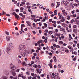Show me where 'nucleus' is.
Instances as JSON below:
<instances>
[{
	"label": "nucleus",
	"instance_id": "21",
	"mask_svg": "<svg viewBox=\"0 0 79 79\" xmlns=\"http://www.w3.org/2000/svg\"><path fill=\"white\" fill-rule=\"evenodd\" d=\"M23 73H22L21 74H19L18 75V77H22V76H23Z\"/></svg>",
	"mask_w": 79,
	"mask_h": 79
},
{
	"label": "nucleus",
	"instance_id": "18",
	"mask_svg": "<svg viewBox=\"0 0 79 79\" xmlns=\"http://www.w3.org/2000/svg\"><path fill=\"white\" fill-rule=\"evenodd\" d=\"M73 32L74 33H77V29H75L73 30Z\"/></svg>",
	"mask_w": 79,
	"mask_h": 79
},
{
	"label": "nucleus",
	"instance_id": "49",
	"mask_svg": "<svg viewBox=\"0 0 79 79\" xmlns=\"http://www.w3.org/2000/svg\"><path fill=\"white\" fill-rule=\"evenodd\" d=\"M37 78L38 79H40V77L39 75H38L37 76Z\"/></svg>",
	"mask_w": 79,
	"mask_h": 79
},
{
	"label": "nucleus",
	"instance_id": "48",
	"mask_svg": "<svg viewBox=\"0 0 79 79\" xmlns=\"http://www.w3.org/2000/svg\"><path fill=\"white\" fill-rule=\"evenodd\" d=\"M73 5L75 6H77L78 4L75 3L73 4Z\"/></svg>",
	"mask_w": 79,
	"mask_h": 79
},
{
	"label": "nucleus",
	"instance_id": "5",
	"mask_svg": "<svg viewBox=\"0 0 79 79\" xmlns=\"http://www.w3.org/2000/svg\"><path fill=\"white\" fill-rule=\"evenodd\" d=\"M62 12L63 13V14L64 15L66 16L67 15V12H65V10H62Z\"/></svg>",
	"mask_w": 79,
	"mask_h": 79
},
{
	"label": "nucleus",
	"instance_id": "11",
	"mask_svg": "<svg viewBox=\"0 0 79 79\" xmlns=\"http://www.w3.org/2000/svg\"><path fill=\"white\" fill-rule=\"evenodd\" d=\"M12 74L14 76H15L16 75V73H15V71H12Z\"/></svg>",
	"mask_w": 79,
	"mask_h": 79
},
{
	"label": "nucleus",
	"instance_id": "15",
	"mask_svg": "<svg viewBox=\"0 0 79 79\" xmlns=\"http://www.w3.org/2000/svg\"><path fill=\"white\" fill-rule=\"evenodd\" d=\"M75 21L76 22V23L77 25H79V21L78 20L76 19Z\"/></svg>",
	"mask_w": 79,
	"mask_h": 79
},
{
	"label": "nucleus",
	"instance_id": "37",
	"mask_svg": "<svg viewBox=\"0 0 79 79\" xmlns=\"http://www.w3.org/2000/svg\"><path fill=\"white\" fill-rule=\"evenodd\" d=\"M77 17V15L76 14H74L73 15V17Z\"/></svg>",
	"mask_w": 79,
	"mask_h": 79
},
{
	"label": "nucleus",
	"instance_id": "14",
	"mask_svg": "<svg viewBox=\"0 0 79 79\" xmlns=\"http://www.w3.org/2000/svg\"><path fill=\"white\" fill-rule=\"evenodd\" d=\"M22 64H23V65H24L25 66L27 65V64H26V62H22L21 63Z\"/></svg>",
	"mask_w": 79,
	"mask_h": 79
},
{
	"label": "nucleus",
	"instance_id": "20",
	"mask_svg": "<svg viewBox=\"0 0 79 79\" xmlns=\"http://www.w3.org/2000/svg\"><path fill=\"white\" fill-rule=\"evenodd\" d=\"M31 17H32V18H33V19L35 18V17H36L37 18H38V17H36L35 15H34L33 14H32V15H31Z\"/></svg>",
	"mask_w": 79,
	"mask_h": 79
},
{
	"label": "nucleus",
	"instance_id": "63",
	"mask_svg": "<svg viewBox=\"0 0 79 79\" xmlns=\"http://www.w3.org/2000/svg\"><path fill=\"white\" fill-rule=\"evenodd\" d=\"M76 11L77 12V13H79V10L78 9H77L76 10Z\"/></svg>",
	"mask_w": 79,
	"mask_h": 79
},
{
	"label": "nucleus",
	"instance_id": "64",
	"mask_svg": "<svg viewBox=\"0 0 79 79\" xmlns=\"http://www.w3.org/2000/svg\"><path fill=\"white\" fill-rule=\"evenodd\" d=\"M56 48H60V46L59 45H57Z\"/></svg>",
	"mask_w": 79,
	"mask_h": 79
},
{
	"label": "nucleus",
	"instance_id": "29",
	"mask_svg": "<svg viewBox=\"0 0 79 79\" xmlns=\"http://www.w3.org/2000/svg\"><path fill=\"white\" fill-rule=\"evenodd\" d=\"M20 70V69H17L16 70V72L17 73H19Z\"/></svg>",
	"mask_w": 79,
	"mask_h": 79
},
{
	"label": "nucleus",
	"instance_id": "62",
	"mask_svg": "<svg viewBox=\"0 0 79 79\" xmlns=\"http://www.w3.org/2000/svg\"><path fill=\"white\" fill-rule=\"evenodd\" d=\"M3 79H8L7 77H4Z\"/></svg>",
	"mask_w": 79,
	"mask_h": 79
},
{
	"label": "nucleus",
	"instance_id": "36",
	"mask_svg": "<svg viewBox=\"0 0 79 79\" xmlns=\"http://www.w3.org/2000/svg\"><path fill=\"white\" fill-rule=\"evenodd\" d=\"M58 67L59 68H61V66L60 64H59L58 65Z\"/></svg>",
	"mask_w": 79,
	"mask_h": 79
},
{
	"label": "nucleus",
	"instance_id": "59",
	"mask_svg": "<svg viewBox=\"0 0 79 79\" xmlns=\"http://www.w3.org/2000/svg\"><path fill=\"white\" fill-rule=\"evenodd\" d=\"M32 32L34 35H35V34L36 33L35 31H33Z\"/></svg>",
	"mask_w": 79,
	"mask_h": 79
},
{
	"label": "nucleus",
	"instance_id": "25",
	"mask_svg": "<svg viewBox=\"0 0 79 79\" xmlns=\"http://www.w3.org/2000/svg\"><path fill=\"white\" fill-rule=\"evenodd\" d=\"M27 7V8H28V9H30V8H31V6H30V5H27L26 6Z\"/></svg>",
	"mask_w": 79,
	"mask_h": 79
},
{
	"label": "nucleus",
	"instance_id": "23",
	"mask_svg": "<svg viewBox=\"0 0 79 79\" xmlns=\"http://www.w3.org/2000/svg\"><path fill=\"white\" fill-rule=\"evenodd\" d=\"M33 67H34V68H37L38 67V65H36L35 64H34L33 65Z\"/></svg>",
	"mask_w": 79,
	"mask_h": 79
},
{
	"label": "nucleus",
	"instance_id": "42",
	"mask_svg": "<svg viewBox=\"0 0 79 79\" xmlns=\"http://www.w3.org/2000/svg\"><path fill=\"white\" fill-rule=\"evenodd\" d=\"M75 20H79V16H77L76 18L75 19Z\"/></svg>",
	"mask_w": 79,
	"mask_h": 79
},
{
	"label": "nucleus",
	"instance_id": "57",
	"mask_svg": "<svg viewBox=\"0 0 79 79\" xmlns=\"http://www.w3.org/2000/svg\"><path fill=\"white\" fill-rule=\"evenodd\" d=\"M25 27V25H24V24H22L21 25V27Z\"/></svg>",
	"mask_w": 79,
	"mask_h": 79
},
{
	"label": "nucleus",
	"instance_id": "7",
	"mask_svg": "<svg viewBox=\"0 0 79 79\" xmlns=\"http://www.w3.org/2000/svg\"><path fill=\"white\" fill-rule=\"evenodd\" d=\"M11 69L12 70H15L16 69V66H13L12 67Z\"/></svg>",
	"mask_w": 79,
	"mask_h": 79
},
{
	"label": "nucleus",
	"instance_id": "13",
	"mask_svg": "<svg viewBox=\"0 0 79 79\" xmlns=\"http://www.w3.org/2000/svg\"><path fill=\"white\" fill-rule=\"evenodd\" d=\"M53 59L55 62L56 63L57 59H56V58L55 57H53Z\"/></svg>",
	"mask_w": 79,
	"mask_h": 79
},
{
	"label": "nucleus",
	"instance_id": "22",
	"mask_svg": "<svg viewBox=\"0 0 79 79\" xmlns=\"http://www.w3.org/2000/svg\"><path fill=\"white\" fill-rule=\"evenodd\" d=\"M72 54L77 55V53L76 52H72Z\"/></svg>",
	"mask_w": 79,
	"mask_h": 79
},
{
	"label": "nucleus",
	"instance_id": "54",
	"mask_svg": "<svg viewBox=\"0 0 79 79\" xmlns=\"http://www.w3.org/2000/svg\"><path fill=\"white\" fill-rule=\"evenodd\" d=\"M53 78H54L55 79H57V77L56 75H55L53 77Z\"/></svg>",
	"mask_w": 79,
	"mask_h": 79
},
{
	"label": "nucleus",
	"instance_id": "19",
	"mask_svg": "<svg viewBox=\"0 0 79 79\" xmlns=\"http://www.w3.org/2000/svg\"><path fill=\"white\" fill-rule=\"evenodd\" d=\"M57 10H55L54 11V15H57Z\"/></svg>",
	"mask_w": 79,
	"mask_h": 79
},
{
	"label": "nucleus",
	"instance_id": "40",
	"mask_svg": "<svg viewBox=\"0 0 79 79\" xmlns=\"http://www.w3.org/2000/svg\"><path fill=\"white\" fill-rule=\"evenodd\" d=\"M21 70H23V71H24L25 70V69H24V68H21Z\"/></svg>",
	"mask_w": 79,
	"mask_h": 79
},
{
	"label": "nucleus",
	"instance_id": "9",
	"mask_svg": "<svg viewBox=\"0 0 79 79\" xmlns=\"http://www.w3.org/2000/svg\"><path fill=\"white\" fill-rule=\"evenodd\" d=\"M56 35L57 36L60 37L61 35H63V34L60 33H56Z\"/></svg>",
	"mask_w": 79,
	"mask_h": 79
},
{
	"label": "nucleus",
	"instance_id": "51",
	"mask_svg": "<svg viewBox=\"0 0 79 79\" xmlns=\"http://www.w3.org/2000/svg\"><path fill=\"white\" fill-rule=\"evenodd\" d=\"M5 33L7 35H9V33H8V32H7V31H6L5 32Z\"/></svg>",
	"mask_w": 79,
	"mask_h": 79
},
{
	"label": "nucleus",
	"instance_id": "35",
	"mask_svg": "<svg viewBox=\"0 0 79 79\" xmlns=\"http://www.w3.org/2000/svg\"><path fill=\"white\" fill-rule=\"evenodd\" d=\"M6 13L4 12V11H3L2 12V14L3 15H6Z\"/></svg>",
	"mask_w": 79,
	"mask_h": 79
},
{
	"label": "nucleus",
	"instance_id": "33",
	"mask_svg": "<svg viewBox=\"0 0 79 79\" xmlns=\"http://www.w3.org/2000/svg\"><path fill=\"white\" fill-rule=\"evenodd\" d=\"M26 5L27 6H28L30 5V3L29 2H26Z\"/></svg>",
	"mask_w": 79,
	"mask_h": 79
},
{
	"label": "nucleus",
	"instance_id": "39",
	"mask_svg": "<svg viewBox=\"0 0 79 79\" xmlns=\"http://www.w3.org/2000/svg\"><path fill=\"white\" fill-rule=\"evenodd\" d=\"M58 37L56 38L55 39V42H57Z\"/></svg>",
	"mask_w": 79,
	"mask_h": 79
},
{
	"label": "nucleus",
	"instance_id": "8",
	"mask_svg": "<svg viewBox=\"0 0 79 79\" xmlns=\"http://www.w3.org/2000/svg\"><path fill=\"white\" fill-rule=\"evenodd\" d=\"M6 38L7 41H10V36H6Z\"/></svg>",
	"mask_w": 79,
	"mask_h": 79
},
{
	"label": "nucleus",
	"instance_id": "58",
	"mask_svg": "<svg viewBox=\"0 0 79 79\" xmlns=\"http://www.w3.org/2000/svg\"><path fill=\"white\" fill-rule=\"evenodd\" d=\"M6 15L8 17H10V15L9 14H6Z\"/></svg>",
	"mask_w": 79,
	"mask_h": 79
},
{
	"label": "nucleus",
	"instance_id": "24",
	"mask_svg": "<svg viewBox=\"0 0 79 79\" xmlns=\"http://www.w3.org/2000/svg\"><path fill=\"white\" fill-rule=\"evenodd\" d=\"M66 25L65 24V23H63L62 26L63 27H66Z\"/></svg>",
	"mask_w": 79,
	"mask_h": 79
},
{
	"label": "nucleus",
	"instance_id": "32",
	"mask_svg": "<svg viewBox=\"0 0 79 79\" xmlns=\"http://www.w3.org/2000/svg\"><path fill=\"white\" fill-rule=\"evenodd\" d=\"M44 27L46 28L47 27V25L46 24V23H44Z\"/></svg>",
	"mask_w": 79,
	"mask_h": 79
},
{
	"label": "nucleus",
	"instance_id": "4",
	"mask_svg": "<svg viewBox=\"0 0 79 79\" xmlns=\"http://www.w3.org/2000/svg\"><path fill=\"white\" fill-rule=\"evenodd\" d=\"M59 19H61V22H63L65 20V19L64 18V17L63 16H62V15Z\"/></svg>",
	"mask_w": 79,
	"mask_h": 79
},
{
	"label": "nucleus",
	"instance_id": "50",
	"mask_svg": "<svg viewBox=\"0 0 79 79\" xmlns=\"http://www.w3.org/2000/svg\"><path fill=\"white\" fill-rule=\"evenodd\" d=\"M27 35L28 37H30V35H31L30 33H28L27 34Z\"/></svg>",
	"mask_w": 79,
	"mask_h": 79
},
{
	"label": "nucleus",
	"instance_id": "45",
	"mask_svg": "<svg viewBox=\"0 0 79 79\" xmlns=\"http://www.w3.org/2000/svg\"><path fill=\"white\" fill-rule=\"evenodd\" d=\"M34 75L35 74L33 73H31V75L32 76H34Z\"/></svg>",
	"mask_w": 79,
	"mask_h": 79
},
{
	"label": "nucleus",
	"instance_id": "27",
	"mask_svg": "<svg viewBox=\"0 0 79 79\" xmlns=\"http://www.w3.org/2000/svg\"><path fill=\"white\" fill-rule=\"evenodd\" d=\"M73 28L74 29H76L77 27V26L76 25H73Z\"/></svg>",
	"mask_w": 79,
	"mask_h": 79
},
{
	"label": "nucleus",
	"instance_id": "12",
	"mask_svg": "<svg viewBox=\"0 0 79 79\" xmlns=\"http://www.w3.org/2000/svg\"><path fill=\"white\" fill-rule=\"evenodd\" d=\"M31 20L34 21L36 23H37V19L35 18H31Z\"/></svg>",
	"mask_w": 79,
	"mask_h": 79
},
{
	"label": "nucleus",
	"instance_id": "30",
	"mask_svg": "<svg viewBox=\"0 0 79 79\" xmlns=\"http://www.w3.org/2000/svg\"><path fill=\"white\" fill-rule=\"evenodd\" d=\"M67 20H70V16H67Z\"/></svg>",
	"mask_w": 79,
	"mask_h": 79
},
{
	"label": "nucleus",
	"instance_id": "1",
	"mask_svg": "<svg viewBox=\"0 0 79 79\" xmlns=\"http://www.w3.org/2000/svg\"><path fill=\"white\" fill-rule=\"evenodd\" d=\"M22 48L23 49V50L25 51L26 50V48L24 46H22V45H20L19 46V50L20 53L22 56H23V54L25 56H27V53L25 52L24 51H23V50L22 49Z\"/></svg>",
	"mask_w": 79,
	"mask_h": 79
},
{
	"label": "nucleus",
	"instance_id": "47",
	"mask_svg": "<svg viewBox=\"0 0 79 79\" xmlns=\"http://www.w3.org/2000/svg\"><path fill=\"white\" fill-rule=\"evenodd\" d=\"M53 26L54 27H56V23H55L53 24Z\"/></svg>",
	"mask_w": 79,
	"mask_h": 79
},
{
	"label": "nucleus",
	"instance_id": "41",
	"mask_svg": "<svg viewBox=\"0 0 79 79\" xmlns=\"http://www.w3.org/2000/svg\"><path fill=\"white\" fill-rule=\"evenodd\" d=\"M22 77L23 79H25L26 78V77L25 76H23H23H22Z\"/></svg>",
	"mask_w": 79,
	"mask_h": 79
},
{
	"label": "nucleus",
	"instance_id": "38",
	"mask_svg": "<svg viewBox=\"0 0 79 79\" xmlns=\"http://www.w3.org/2000/svg\"><path fill=\"white\" fill-rule=\"evenodd\" d=\"M36 6H39V8H40V7L41 6V5L40 4H37L36 5Z\"/></svg>",
	"mask_w": 79,
	"mask_h": 79
},
{
	"label": "nucleus",
	"instance_id": "3",
	"mask_svg": "<svg viewBox=\"0 0 79 79\" xmlns=\"http://www.w3.org/2000/svg\"><path fill=\"white\" fill-rule=\"evenodd\" d=\"M13 15L15 16V18H17V19H19V17L18 14H16V13L15 12H14L12 13Z\"/></svg>",
	"mask_w": 79,
	"mask_h": 79
},
{
	"label": "nucleus",
	"instance_id": "34",
	"mask_svg": "<svg viewBox=\"0 0 79 79\" xmlns=\"http://www.w3.org/2000/svg\"><path fill=\"white\" fill-rule=\"evenodd\" d=\"M26 74L27 75H30V73L28 72H26Z\"/></svg>",
	"mask_w": 79,
	"mask_h": 79
},
{
	"label": "nucleus",
	"instance_id": "53",
	"mask_svg": "<svg viewBox=\"0 0 79 79\" xmlns=\"http://www.w3.org/2000/svg\"><path fill=\"white\" fill-rule=\"evenodd\" d=\"M18 63L19 64H20V63H21V61L20 60H19L18 61Z\"/></svg>",
	"mask_w": 79,
	"mask_h": 79
},
{
	"label": "nucleus",
	"instance_id": "2",
	"mask_svg": "<svg viewBox=\"0 0 79 79\" xmlns=\"http://www.w3.org/2000/svg\"><path fill=\"white\" fill-rule=\"evenodd\" d=\"M13 47V44L12 43H10L7 46V49L6 51L8 53V52L10 51L11 49Z\"/></svg>",
	"mask_w": 79,
	"mask_h": 79
},
{
	"label": "nucleus",
	"instance_id": "61",
	"mask_svg": "<svg viewBox=\"0 0 79 79\" xmlns=\"http://www.w3.org/2000/svg\"><path fill=\"white\" fill-rule=\"evenodd\" d=\"M33 26V27L35 28H36V27H36V25H34V26Z\"/></svg>",
	"mask_w": 79,
	"mask_h": 79
},
{
	"label": "nucleus",
	"instance_id": "26",
	"mask_svg": "<svg viewBox=\"0 0 79 79\" xmlns=\"http://www.w3.org/2000/svg\"><path fill=\"white\" fill-rule=\"evenodd\" d=\"M51 48L52 50H56L55 48H54V47L53 46H51Z\"/></svg>",
	"mask_w": 79,
	"mask_h": 79
},
{
	"label": "nucleus",
	"instance_id": "55",
	"mask_svg": "<svg viewBox=\"0 0 79 79\" xmlns=\"http://www.w3.org/2000/svg\"><path fill=\"white\" fill-rule=\"evenodd\" d=\"M32 79H37L36 78V77L35 76H33L32 77Z\"/></svg>",
	"mask_w": 79,
	"mask_h": 79
},
{
	"label": "nucleus",
	"instance_id": "44",
	"mask_svg": "<svg viewBox=\"0 0 79 79\" xmlns=\"http://www.w3.org/2000/svg\"><path fill=\"white\" fill-rule=\"evenodd\" d=\"M28 79H32V77L31 76H29L28 77Z\"/></svg>",
	"mask_w": 79,
	"mask_h": 79
},
{
	"label": "nucleus",
	"instance_id": "56",
	"mask_svg": "<svg viewBox=\"0 0 79 79\" xmlns=\"http://www.w3.org/2000/svg\"><path fill=\"white\" fill-rule=\"evenodd\" d=\"M46 11H47L48 12H49L50 11V10L48 9H47L46 10Z\"/></svg>",
	"mask_w": 79,
	"mask_h": 79
},
{
	"label": "nucleus",
	"instance_id": "16",
	"mask_svg": "<svg viewBox=\"0 0 79 79\" xmlns=\"http://www.w3.org/2000/svg\"><path fill=\"white\" fill-rule=\"evenodd\" d=\"M4 74L5 75H8L9 74V73L8 72H7L6 71H5L4 72Z\"/></svg>",
	"mask_w": 79,
	"mask_h": 79
},
{
	"label": "nucleus",
	"instance_id": "6",
	"mask_svg": "<svg viewBox=\"0 0 79 79\" xmlns=\"http://www.w3.org/2000/svg\"><path fill=\"white\" fill-rule=\"evenodd\" d=\"M66 30L67 31V32H68V33H69L70 32H72V29H70L69 30V28L67 27H66Z\"/></svg>",
	"mask_w": 79,
	"mask_h": 79
},
{
	"label": "nucleus",
	"instance_id": "10",
	"mask_svg": "<svg viewBox=\"0 0 79 79\" xmlns=\"http://www.w3.org/2000/svg\"><path fill=\"white\" fill-rule=\"evenodd\" d=\"M26 23L29 26H31V24L30 22L27 21H26Z\"/></svg>",
	"mask_w": 79,
	"mask_h": 79
},
{
	"label": "nucleus",
	"instance_id": "43",
	"mask_svg": "<svg viewBox=\"0 0 79 79\" xmlns=\"http://www.w3.org/2000/svg\"><path fill=\"white\" fill-rule=\"evenodd\" d=\"M57 23L58 24H59L61 23V22L60 21H57Z\"/></svg>",
	"mask_w": 79,
	"mask_h": 79
},
{
	"label": "nucleus",
	"instance_id": "31",
	"mask_svg": "<svg viewBox=\"0 0 79 79\" xmlns=\"http://www.w3.org/2000/svg\"><path fill=\"white\" fill-rule=\"evenodd\" d=\"M28 12H30L31 14L32 13V10L31 9H28Z\"/></svg>",
	"mask_w": 79,
	"mask_h": 79
},
{
	"label": "nucleus",
	"instance_id": "52",
	"mask_svg": "<svg viewBox=\"0 0 79 79\" xmlns=\"http://www.w3.org/2000/svg\"><path fill=\"white\" fill-rule=\"evenodd\" d=\"M50 42H54L55 41V40L54 39H52V40H51L50 41Z\"/></svg>",
	"mask_w": 79,
	"mask_h": 79
},
{
	"label": "nucleus",
	"instance_id": "60",
	"mask_svg": "<svg viewBox=\"0 0 79 79\" xmlns=\"http://www.w3.org/2000/svg\"><path fill=\"white\" fill-rule=\"evenodd\" d=\"M24 8L23 7H21L20 8V9L21 10H24Z\"/></svg>",
	"mask_w": 79,
	"mask_h": 79
},
{
	"label": "nucleus",
	"instance_id": "46",
	"mask_svg": "<svg viewBox=\"0 0 79 79\" xmlns=\"http://www.w3.org/2000/svg\"><path fill=\"white\" fill-rule=\"evenodd\" d=\"M75 2L78 4V3H79V1H78V0H75Z\"/></svg>",
	"mask_w": 79,
	"mask_h": 79
},
{
	"label": "nucleus",
	"instance_id": "17",
	"mask_svg": "<svg viewBox=\"0 0 79 79\" xmlns=\"http://www.w3.org/2000/svg\"><path fill=\"white\" fill-rule=\"evenodd\" d=\"M69 40H72V37H71V34H69Z\"/></svg>",
	"mask_w": 79,
	"mask_h": 79
},
{
	"label": "nucleus",
	"instance_id": "28",
	"mask_svg": "<svg viewBox=\"0 0 79 79\" xmlns=\"http://www.w3.org/2000/svg\"><path fill=\"white\" fill-rule=\"evenodd\" d=\"M59 43L61 45L63 44V42L62 41H59Z\"/></svg>",
	"mask_w": 79,
	"mask_h": 79
}]
</instances>
